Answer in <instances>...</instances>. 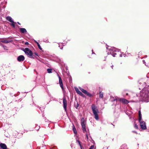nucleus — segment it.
<instances>
[{
    "label": "nucleus",
    "mask_w": 149,
    "mask_h": 149,
    "mask_svg": "<svg viewBox=\"0 0 149 149\" xmlns=\"http://www.w3.org/2000/svg\"><path fill=\"white\" fill-rule=\"evenodd\" d=\"M134 127L136 129H138V126L136 124H135L134 125Z\"/></svg>",
    "instance_id": "72a5a7b5"
},
{
    "label": "nucleus",
    "mask_w": 149,
    "mask_h": 149,
    "mask_svg": "<svg viewBox=\"0 0 149 149\" xmlns=\"http://www.w3.org/2000/svg\"><path fill=\"white\" fill-rule=\"evenodd\" d=\"M73 130L74 134H76L77 133V131L74 127L73 128Z\"/></svg>",
    "instance_id": "aec40b11"
},
{
    "label": "nucleus",
    "mask_w": 149,
    "mask_h": 149,
    "mask_svg": "<svg viewBox=\"0 0 149 149\" xmlns=\"http://www.w3.org/2000/svg\"><path fill=\"white\" fill-rule=\"evenodd\" d=\"M63 47H60V48L61 49H63Z\"/></svg>",
    "instance_id": "a18cd8bd"
},
{
    "label": "nucleus",
    "mask_w": 149,
    "mask_h": 149,
    "mask_svg": "<svg viewBox=\"0 0 149 149\" xmlns=\"http://www.w3.org/2000/svg\"><path fill=\"white\" fill-rule=\"evenodd\" d=\"M34 41L37 44V43H39L36 41V40H34Z\"/></svg>",
    "instance_id": "58836bf2"
},
{
    "label": "nucleus",
    "mask_w": 149,
    "mask_h": 149,
    "mask_svg": "<svg viewBox=\"0 0 149 149\" xmlns=\"http://www.w3.org/2000/svg\"><path fill=\"white\" fill-rule=\"evenodd\" d=\"M99 96L100 98H102L103 97V94L101 92H100L99 93Z\"/></svg>",
    "instance_id": "a211bd4d"
},
{
    "label": "nucleus",
    "mask_w": 149,
    "mask_h": 149,
    "mask_svg": "<svg viewBox=\"0 0 149 149\" xmlns=\"http://www.w3.org/2000/svg\"><path fill=\"white\" fill-rule=\"evenodd\" d=\"M20 32L22 33H26L27 32V31L26 29L24 28H20L19 29Z\"/></svg>",
    "instance_id": "f8f14e48"
},
{
    "label": "nucleus",
    "mask_w": 149,
    "mask_h": 149,
    "mask_svg": "<svg viewBox=\"0 0 149 149\" xmlns=\"http://www.w3.org/2000/svg\"><path fill=\"white\" fill-rule=\"evenodd\" d=\"M143 63H144L145 64V65L147 66H149V63H146V62L144 60H143Z\"/></svg>",
    "instance_id": "b1692460"
},
{
    "label": "nucleus",
    "mask_w": 149,
    "mask_h": 149,
    "mask_svg": "<svg viewBox=\"0 0 149 149\" xmlns=\"http://www.w3.org/2000/svg\"><path fill=\"white\" fill-rule=\"evenodd\" d=\"M3 48L4 49L6 50H8V48H7V47H6V46H3Z\"/></svg>",
    "instance_id": "c85d7f7f"
},
{
    "label": "nucleus",
    "mask_w": 149,
    "mask_h": 149,
    "mask_svg": "<svg viewBox=\"0 0 149 149\" xmlns=\"http://www.w3.org/2000/svg\"><path fill=\"white\" fill-rule=\"evenodd\" d=\"M107 48L108 50L107 51V54H111L114 57L115 56V55L116 54V52H119L120 51L119 49L113 47H107Z\"/></svg>",
    "instance_id": "f03ea898"
},
{
    "label": "nucleus",
    "mask_w": 149,
    "mask_h": 149,
    "mask_svg": "<svg viewBox=\"0 0 149 149\" xmlns=\"http://www.w3.org/2000/svg\"><path fill=\"white\" fill-rule=\"evenodd\" d=\"M139 116H141V111H139Z\"/></svg>",
    "instance_id": "473e14b6"
},
{
    "label": "nucleus",
    "mask_w": 149,
    "mask_h": 149,
    "mask_svg": "<svg viewBox=\"0 0 149 149\" xmlns=\"http://www.w3.org/2000/svg\"><path fill=\"white\" fill-rule=\"evenodd\" d=\"M35 54L36 55V56H38V54H37V53H35Z\"/></svg>",
    "instance_id": "ea45409f"
},
{
    "label": "nucleus",
    "mask_w": 149,
    "mask_h": 149,
    "mask_svg": "<svg viewBox=\"0 0 149 149\" xmlns=\"http://www.w3.org/2000/svg\"><path fill=\"white\" fill-rule=\"evenodd\" d=\"M77 141L79 145V146H80V147L81 148V143L80 141H79L78 140H77Z\"/></svg>",
    "instance_id": "393cba45"
},
{
    "label": "nucleus",
    "mask_w": 149,
    "mask_h": 149,
    "mask_svg": "<svg viewBox=\"0 0 149 149\" xmlns=\"http://www.w3.org/2000/svg\"><path fill=\"white\" fill-rule=\"evenodd\" d=\"M37 45L38 46V47L39 48V49L40 50H42V48L40 46V44H39V43H37Z\"/></svg>",
    "instance_id": "a878e982"
},
{
    "label": "nucleus",
    "mask_w": 149,
    "mask_h": 149,
    "mask_svg": "<svg viewBox=\"0 0 149 149\" xmlns=\"http://www.w3.org/2000/svg\"><path fill=\"white\" fill-rule=\"evenodd\" d=\"M79 104L78 103H77V105L76 107V109H77L78 108V107H79Z\"/></svg>",
    "instance_id": "f704fd0d"
},
{
    "label": "nucleus",
    "mask_w": 149,
    "mask_h": 149,
    "mask_svg": "<svg viewBox=\"0 0 149 149\" xmlns=\"http://www.w3.org/2000/svg\"><path fill=\"white\" fill-rule=\"evenodd\" d=\"M89 97H91L92 96V95L91 94L89 93L88 92H87V93L86 94Z\"/></svg>",
    "instance_id": "412c9836"
},
{
    "label": "nucleus",
    "mask_w": 149,
    "mask_h": 149,
    "mask_svg": "<svg viewBox=\"0 0 149 149\" xmlns=\"http://www.w3.org/2000/svg\"><path fill=\"white\" fill-rule=\"evenodd\" d=\"M63 103L64 109L66 111H67V101L65 97H63Z\"/></svg>",
    "instance_id": "6e6552de"
},
{
    "label": "nucleus",
    "mask_w": 149,
    "mask_h": 149,
    "mask_svg": "<svg viewBox=\"0 0 149 149\" xmlns=\"http://www.w3.org/2000/svg\"><path fill=\"white\" fill-rule=\"evenodd\" d=\"M6 19L12 23H14L12 18L10 16H8L6 17Z\"/></svg>",
    "instance_id": "ddd939ff"
},
{
    "label": "nucleus",
    "mask_w": 149,
    "mask_h": 149,
    "mask_svg": "<svg viewBox=\"0 0 149 149\" xmlns=\"http://www.w3.org/2000/svg\"><path fill=\"white\" fill-rule=\"evenodd\" d=\"M139 89H141L143 87L146 86V83L144 81L143 79H141L139 81Z\"/></svg>",
    "instance_id": "0eeeda50"
},
{
    "label": "nucleus",
    "mask_w": 149,
    "mask_h": 149,
    "mask_svg": "<svg viewBox=\"0 0 149 149\" xmlns=\"http://www.w3.org/2000/svg\"><path fill=\"white\" fill-rule=\"evenodd\" d=\"M25 54L28 55L30 57H31L33 55L32 51L28 48H26L23 50Z\"/></svg>",
    "instance_id": "423d86ee"
},
{
    "label": "nucleus",
    "mask_w": 149,
    "mask_h": 149,
    "mask_svg": "<svg viewBox=\"0 0 149 149\" xmlns=\"http://www.w3.org/2000/svg\"><path fill=\"white\" fill-rule=\"evenodd\" d=\"M47 70L48 73H51L52 72V70L51 69L48 68L47 69Z\"/></svg>",
    "instance_id": "5701e85b"
},
{
    "label": "nucleus",
    "mask_w": 149,
    "mask_h": 149,
    "mask_svg": "<svg viewBox=\"0 0 149 149\" xmlns=\"http://www.w3.org/2000/svg\"><path fill=\"white\" fill-rule=\"evenodd\" d=\"M126 95H128V93H126Z\"/></svg>",
    "instance_id": "09e8293b"
},
{
    "label": "nucleus",
    "mask_w": 149,
    "mask_h": 149,
    "mask_svg": "<svg viewBox=\"0 0 149 149\" xmlns=\"http://www.w3.org/2000/svg\"><path fill=\"white\" fill-rule=\"evenodd\" d=\"M123 56H124V57H125V55L124 54H120V57H122Z\"/></svg>",
    "instance_id": "bb28decb"
},
{
    "label": "nucleus",
    "mask_w": 149,
    "mask_h": 149,
    "mask_svg": "<svg viewBox=\"0 0 149 149\" xmlns=\"http://www.w3.org/2000/svg\"><path fill=\"white\" fill-rule=\"evenodd\" d=\"M45 42H49V41H48L47 40Z\"/></svg>",
    "instance_id": "79ce46f5"
},
{
    "label": "nucleus",
    "mask_w": 149,
    "mask_h": 149,
    "mask_svg": "<svg viewBox=\"0 0 149 149\" xmlns=\"http://www.w3.org/2000/svg\"><path fill=\"white\" fill-rule=\"evenodd\" d=\"M14 23H12L11 24V25L13 26V28L15 27V25L14 24Z\"/></svg>",
    "instance_id": "7c9ffc66"
},
{
    "label": "nucleus",
    "mask_w": 149,
    "mask_h": 149,
    "mask_svg": "<svg viewBox=\"0 0 149 149\" xmlns=\"http://www.w3.org/2000/svg\"><path fill=\"white\" fill-rule=\"evenodd\" d=\"M140 125L141 128L143 130H145L146 129V123L145 122L143 121L140 122Z\"/></svg>",
    "instance_id": "1a4fd4ad"
},
{
    "label": "nucleus",
    "mask_w": 149,
    "mask_h": 149,
    "mask_svg": "<svg viewBox=\"0 0 149 149\" xmlns=\"http://www.w3.org/2000/svg\"><path fill=\"white\" fill-rule=\"evenodd\" d=\"M58 77L59 79V84H61L63 83L62 80L61 79V77L58 75Z\"/></svg>",
    "instance_id": "6ab92c4d"
},
{
    "label": "nucleus",
    "mask_w": 149,
    "mask_h": 149,
    "mask_svg": "<svg viewBox=\"0 0 149 149\" xmlns=\"http://www.w3.org/2000/svg\"><path fill=\"white\" fill-rule=\"evenodd\" d=\"M60 87H61V88H62V90H64V88L63 87V83L60 84H59Z\"/></svg>",
    "instance_id": "4be33fe9"
},
{
    "label": "nucleus",
    "mask_w": 149,
    "mask_h": 149,
    "mask_svg": "<svg viewBox=\"0 0 149 149\" xmlns=\"http://www.w3.org/2000/svg\"><path fill=\"white\" fill-rule=\"evenodd\" d=\"M12 41V40H4L1 41V42L5 43H8Z\"/></svg>",
    "instance_id": "4468645a"
},
{
    "label": "nucleus",
    "mask_w": 149,
    "mask_h": 149,
    "mask_svg": "<svg viewBox=\"0 0 149 149\" xmlns=\"http://www.w3.org/2000/svg\"><path fill=\"white\" fill-rule=\"evenodd\" d=\"M132 132H134V133H136V132L135 131H132Z\"/></svg>",
    "instance_id": "37998d69"
},
{
    "label": "nucleus",
    "mask_w": 149,
    "mask_h": 149,
    "mask_svg": "<svg viewBox=\"0 0 149 149\" xmlns=\"http://www.w3.org/2000/svg\"><path fill=\"white\" fill-rule=\"evenodd\" d=\"M113 65H112V66H111V67L112 68H113Z\"/></svg>",
    "instance_id": "49530a36"
},
{
    "label": "nucleus",
    "mask_w": 149,
    "mask_h": 149,
    "mask_svg": "<svg viewBox=\"0 0 149 149\" xmlns=\"http://www.w3.org/2000/svg\"><path fill=\"white\" fill-rule=\"evenodd\" d=\"M137 95L139 96V99L142 102H149V86L145 87Z\"/></svg>",
    "instance_id": "f257e3e1"
},
{
    "label": "nucleus",
    "mask_w": 149,
    "mask_h": 149,
    "mask_svg": "<svg viewBox=\"0 0 149 149\" xmlns=\"http://www.w3.org/2000/svg\"><path fill=\"white\" fill-rule=\"evenodd\" d=\"M91 109L94 115V118L96 120H99V117L98 115V110L97 108V107L94 104H92L91 105Z\"/></svg>",
    "instance_id": "7ed1b4c3"
},
{
    "label": "nucleus",
    "mask_w": 149,
    "mask_h": 149,
    "mask_svg": "<svg viewBox=\"0 0 149 149\" xmlns=\"http://www.w3.org/2000/svg\"><path fill=\"white\" fill-rule=\"evenodd\" d=\"M86 138H87V139H88V134H86Z\"/></svg>",
    "instance_id": "4c0bfd02"
},
{
    "label": "nucleus",
    "mask_w": 149,
    "mask_h": 149,
    "mask_svg": "<svg viewBox=\"0 0 149 149\" xmlns=\"http://www.w3.org/2000/svg\"><path fill=\"white\" fill-rule=\"evenodd\" d=\"M94 147V146L93 145L91 146L90 148L89 149H93V148Z\"/></svg>",
    "instance_id": "2f4dec72"
},
{
    "label": "nucleus",
    "mask_w": 149,
    "mask_h": 149,
    "mask_svg": "<svg viewBox=\"0 0 149 149\" xmlns=\"http://www.w3.org/2000/svg\"><path fill=\"white\" fill-rule=\"evenodd\" d=\"M92 54H95V53H94V52H93V50H92Z\"/></svg>",
    "instance_id": "a19ab883"
},
{
    "label": "nucleus",
    "mask_w": 149,
    "mask_h": 149,
    "mask_svg": "<svg viewBox=\"0 0 149 149\" xmlns=\"http://www.w3.org/2000/svg\"><path fill=\"white\" fill-rule=\"evenodd\" d=\"M74 88H75V91H76V93L79 95L81 92L79 90V89L78 88H77L75 87Z\"/></svg>",
    "instance_id": "dca6fc26"
},
{
    "label": "nucleus",
    "mask_w": 149,
    "mask_h": 149,
    "mask_svg": "<svg viewBox=\"0 0 149 149\" xmlns=\"http://www.w3.org/2000/svg\"><path fill=\"white\" fill-rule=\"evenodd\" d=\"M0 147L2 149H8L4 143H0Z\"/></svg>",
    "instance_id": "9b49d317"
},
{
    "label": "nucleus",
    "mask_w": 149,
    "mask_h": 149,
    "mask_svg": "<svg viewBox=\"0 0 149 149\" xmlns=\"http://www.w3.org/2000/svg\"><path fill=\"white\" fill-rule=\"evenodd\" d=\"M79 88V89L80 90L82 93H84L85 94H86V93L87 92V91L86 90H84V89H83L81 87H80Z\"/></svg>",
    "instance_id": "2eb2a0df"
},
{
    "label": "nucleus",
    "mask_w": 149,
    "mask_h": 149,
    "mask_svg": "<svg viewBox=\"0 0 149 149\" xmlns=\"http://www.w3.org/2000/svg\"><path fill=\"white\" fill-rule=\"evenodd\" d=\"M61 46L62 47L63 46V44H62V43H61V44H59V47H60H60H61Z\"/></svg>",
    "instance_id": "c9c22d12"
},
{
    "label": "nucleus",
    "mask_w": 149,
    "mask_h": 149,
    "mask_svg": "<svg viewBox=\"0 0 149 149\" xmlns=\"http://www.w3.org/2000/svg\"><path fill=\"white\" fill-rule=\"evenodd\" d=\"M40 128V126H38V125H37V126L36 127V129L37 130H38Z\"/></svg>",
    "instance_id": "cd10ccee"
},
{
    "label": "nucleus",
    "mask_w": 149,
    "mask_h": 149,
    "mask_svg": "<svg viewBox=\"0 0 149 149\" xmlns=\"http://www.w3.org/2000/svg\"><path fill=\"white\" fill-rule=\"evenodd\" d=\"M17 23H18L19 24V25H20V24H20L19 22H17Z\"/></svg>",
    "instance_id": "c03bdc74"
},
{
    "label": "nucleus",
    "mask_w": 149,
    "mask_h": 149,
    "mask_svg": "<svg viewBox=\"0 0 149 149\" xmlns=\"http://www.w3.org/2000/svg\"><path fill=\"white\" fill-rule=\"evenodd\" d=\"M116 101L121 102L123 104H127L129 103V101L123 98H120L118 97H115L113 100H112V101Z\"/></svg>",
    "instance_id": "39448f33"
},
{
    "label": "nucleus",
    "mask_w": 149,
    "mask_h": 149,
    "mask_svg": "<svg viewBox=\"0 0 149 149\" xmlns=\"http://www.w3.org/2000/svg\"><path fill=\"white\" fill-rule=\"evenodd\" d=\"M25 45H29V43L28 42H26L25 43Z\"/></svg>",
    "instance_id": "e433bc0d"
},
{
    "label": "nucleus",
    "mask_w": 149,
    "mask_h": 149,
    "mask_svg": "<svg viewBox=\"0 0 149 149\" xmlns=\"http://www.w3.org/2000/svg\"><path fill=\"white\" fill-rule=\"evenodd\" d=\"M81 123L83 132H87L86 126V120L84 118H82L81 119Z\"/></svg>",
    "instance_id": "20e7f679"
},
{
    "label": "nucleus",
    "mask_w": 149,
    "mask_h": 149,
    "mask_svg": "<svg viewBox=\"0 0 149 149\" xmlns=\"http://www.w3.org/2000/svg\"><path fill=\"white\" fill-rule=\"evenodd\" d=\"M138 120L139 123L140 122L143 121H142V116H139Z\"/></svg>",
    "instance_id": "f3484780"
},
{
    "label": "nucleus",
    "mask_w": 149,
    "mask_h": 149,
    "mask_svg": "<svg viewBox=\"0 0 149 149\" xmlns=\"http://www.w3.org/2000/svg\"><path fill=\"white\" fill-rule=\"evenodd\" d=\"M24 59V57L23 55H20L17 58V60L19 62L23 61Z\"/></svg>",
    "instance_id": "9d476101"
},
{
    "label": "nucleus",
    "mask_w": 149,
    "mask_h": 149,
    "mask_svg": "<svg viewBox=\"0 0 149 149\" xmlns=\"http://www.w3.org/2000/svg\"><path fill=\"white\" fill-rule=\"evenodd\" d=\"M59 61L61 62V60H60V59H59Z\"/></svg>",
    "instance_id": "de8ad7c7"
},
{
    "label": "nucleus",
    "mask_w": 149,
    "mask_h": 149,
    "mask_svg": "<svg viewBox=\"0 0 149 149\" xmlns=\"http://www.w3.org/2000/svg\"><path fill=\"white\" fill-rule=\"evenodd\" d=\"M79 95H81V96H82V97H84V95L82 93V92H81L79 94Z\"/></svg>",
    "instance_id": "c756f323"
}]
</instances>
